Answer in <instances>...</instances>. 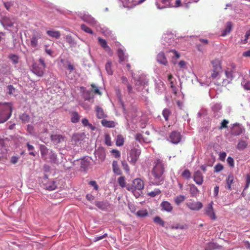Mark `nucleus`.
Here are the masks:
<instances>
[{"instance_id":"obj_1","label":"nucleus","mask_w":250,"mask_h":250,"mask_svg":"<svg viewBox=\"0 0 250 250\" xmlns=\"http://www.w3.org/2000/svg\"><path fill=\"white\" fill-rule=\"evenodd\" d=\"M12 113V105L10 103H0V124L8 120Z\"/></svg>"},{"instance_id":"obj_2","label":"nucleus","mask_w":250,"mask_h":250,"mask_svg":"<svg viewBox=\"0 0 250 250\" xmlns=\"http://www.w3.org/2000/svg\"><path fill=\"white\" fill-rule=\"evenodd\" d=\"M231 69L229 70L227 68L225 70V77L226 78L220 79L218 78L217 83V84L221 86H226L229 84L232 80L233 78V74L234 73V69L235 68V65L234 64L231 65Z\"/></svg>"},{"instance_id":"obj_3","label":"nucleus","mask_w":250,"mask_h":250,"mask_svg":"<svg viewBox=\"0 0 250 250\" xmlns=\"http://www.w3.org/2000/svg\"><path fill=\"white\" fill-rule=\"evenodd\" d=\"M144 187L143 181L140 178H136L133 181L132 184H127L126 185V189L133 192L136 190H142L144 188Z\"/></svg>"},{"instance_id":"obj_4","label":"nucleus","mask_w":250,"mask_h":250,"mask_svg":"<svg viewBox=\"0 0 250 250\" xmlns=\"http://www.w3.org/2000/svg\"><path fill=\"white\" fill-rule=\"evenodd\" d=\"M211 64L212 65L213 69L210 77L214 79L218 77L219 74L221 71L222 67L221 62L218 59L212 60L211 61Z\"/></svg>"},{"instance_id":"obj_5","label":"nucleus","mask_w":250,"mask_h":250,"mask_svg":"<svg viewBox=\"0 0 250 250\" xmlns=\"http://www.w3.org/2000/svg\"><path fill=\"white\" fill-rule=\"evenodd\" d=\"M140 154V149L135 148L132 149L130 150L129 156L128 157V161L133 164H135L138 160Z\"/></svg>"},{"instance_id":"obj_6","label":"nucleus","mask_w":250,"mask_h":250,"mask_svg":"<svg viewBox=\"0 0 250 250\" xmlns=\"http://www.w3.org/2000/svg\"><path fill=\"white\" fill-rule=\"evenodd\" d=\"M42 34L39 31H34L30 39V45L35 48L38 45V40L41 39Z\"/></svg>"},{"instance_id":"obj_7","label":"nucleus","mask_w":250,"mask_h":250,"mask_svg":"<svg viewBox=\"0 0 250 250\" xmlns=\"http://www.w3.org/2000/svg\"><path fill=\"white\" fill-rule=\"evenodd\" d=\"M188 208L192 210H199L203 207V204L201 202L190 201L186 203Z\"/></svg>"},{"instance_id":"obj_8","label":"nucleus","mask_w":250,"mask_h":250,"mask_svg":"<svg viewBox=\"0 0 250 250\" xmlns=\"http://www.w3.org/2000/svg\"><path fill=\"white\" fill-rule=\"evenodd\" d=\"M95 155L99 162H103L106 156L104 149L103 147H99L95 151Z\"/></svg>"},{"instance_id":"obj_9","label":"nucleus","mask_w":250,"mask_h":250,"mask_svg":"<svg viewBox=\"0 0 250 250\" xmlns=\"http://www.w3.org/2000/svg\"><path fill=\"white\" fill-rule=\"evenodd\" d=\"M213 202L211 201L205 208V213L211 219H215L216 216L213 208Z\"/></svg>"},{"instance_id":"obj_10","label":"nucleus","mask_w":250,"mask_h":250,"mask_svg":"<svg viewBox=\"0 0 250 250\" xmlns=\"http://www.w3.org/2000/svg\"><path fill=\"white\" fill-rule=\"evenodd\" d=\"M169 139L171 143L178 144L181 140V135L180 132L174 131L170 133Z\"/></svg>"},{"instance_id":"obj_11","label":"nucleus","mask_w":250,"mask_h":250,"mask_svg":"<svg viewBox=\"0 0 250 250\" xmlns=\"http://www.w3.org/2000/svg\"><path fill=\"white\" fill-rule=\"evenodd\" d=\"M244 129L238 124H234L231 128V134L233 136H238L241 134Z\"/></svg>"},{"instance_id":"obj_12","label":"nucleus","mask_w":250,"mask_h":250,"mask_svg":"<svg viewBox=\"0 0 250 250\" xmlns=\"http://www.w3.org/2000/svg\"><path fill=\"white\" fill-rule=\"evenodd\" d=\"M193 178L194 182L196 183V184L198 185H201L203 183V175L199 170H197L194 172Z\"/></svg>"},{"instance_id":"obj_13","label":"nucleus","mask_w":250,"mask_h":250,"mask_svg":"<svg viewBox=\"0 0 250 250\" xmlns=\"http://www.w3.org/2000/svg\"><path fill=\"white\" fill-rule=\"evenodd\" d=\"M96 117L99 119H104V118L107 117V114L104 112L103 108L99 106H96L95 107Z\"/></svg>"},{"instance_id":"obj_14","label":"nucleus","mask_w":250,"mask_h":250,"mask_svg":"<svg viewBox=\"0 0 250 250\" xmlns=\"http://www.w3.org/2000/svg\"><path fill=\"white\" fill-rule=\"evenodd\" d=\"M40 148L42 159L44 161H47L50 150L48 149L44 145H41Z\"/></svg>"},{"instance_id":"obj_15","label":"nucleus","mask_w":250,"mask_h":250,"mask_svg":"<svg viewBox=\"0 0 250 250\" xmlns=\"http://www.w3.org/2000/svg\"><path fill=\"white\" fill-rule=\"evenodd\" d=\"M44 68L40 67L37 64L33 65L32 71L36 75L42 77L44 74Z\"/></svg>"},{"instance_id":"obj_16","label":"nucleus","mask_w":250,"mask_h":250,"mask_svg":"<svg viewBox=\"0 0 250 250\" xmlns=\"http://www.w3.org/2000/svg\"><path fill=\"white\" fill-rule=\"evenodd\" d=\"M81 19L83 21L91 25H95L97 23V21L95 19L88 14H84L81 17Z\"/></svg>"},{"instance_id":"obj_17","label":"nucleus","mask_w":250,"mask_h":250,"mask_svg":"<svg viewBox=\"0 0 250 250\" xmlns=\"http://www.w3.org/2000/svg\"><path fill=\"white\" fill-rule=\"evenodd\" d=\"M98 42L100 45L104 48L106 51H107L108 53H110L112 55V51L111 48L108 46L106 41L100 37H98Z\"/></svg>"},{"instance_id":"obj_18","label":"nucleus","mask_w":250,"mask_h":250,"mask_svg":"<svg viewBox=\"0 0 250 250\" xmlns=\"http://www.w3.org/2000/svg\"><path fill=\"white\" fill-rule=\"evenodd\" d=\"M50 139L52 142H53V143L54 144L57 145L59 143H60L62 142L63 141L64 137L61 135L54 134L51 135Z\"/></svg>"},{"instance_id":"obj_19","label":"nucleus","mask_w":250,"mask_h":250,"mask_svg":"<svg viewBox=\"0 0 250 250\" xmlns=\"http://www.w3.org/2000/svg\"><path fill=\"white\" fill-rule=\"evenodd\" d=\"M95 205L99 209L102 210H106L109 206V204L107 202L97 201L95 202Z\"/></svg>"},{"instance_id":"obj_20","label":"nucleus","mask_w":250,"mask_h":250,"mask_svg":"<svg viewBox=\"0 0 250 250\" xmlns=\"http://www.w3.org/2000/svg\"><path fill=\"white\" fill-rule=\"evenodd\" d=\"M101 124L103 126L108 128H113L115 126V123L114 121H108L104 119L101 121Z\"/></svg>"},{"instance_id":"obj_21","label":"nucleus","mask_w":250,"mask_h":250,"mask_svg":"<svg viewBox=\"0 0 250 250\" xmlns=\"http://www.w3.org/2000/svg\"><path fill=\"white\" fill-rule=\"evenodd\" d=\"M161 206L162 209L168 212H170L173 209L171 204L167 201H164L161 204Z\"/></svg>"},{"instance_id":"obj_22","label":"nucleus","mask_w":250,"mask_h":250,"mask_svg":"<svg viewBox=\"0 0 250 250\" xmlns=\"http://www.w3.org/2000/svg\"><path fill=\"white\" fill-rule=\"evenodd\" d=\"M157 61L165 65H167V61L164 53L163 52L159 53L157 55Z\"/></svg>"},{"instance_id":"obj_23","label":"nucleus","mask_w":250,"mask_h":250,"mask_svg":"<svg viewBox=\"0 0 250 250\" xmlns=\"http://www.w3.org/2000/svg\"><path fill=\"white\" fill-rule=\"evenodd\" d=\"M157 177L162 175L164 172V165L160 160H157Z\"/></svg>"},{"instance_id":"obj_24","label":"nucleus","mask_w":250,"mask_h":250,"mask_svg":"<svg viewBox=\"0 0 250 250\" xmlns=\"http://www.w3.org/2000/svg\"><path fill=\"white\" fill-rule=\"evenodd\" d=\"M118 56L119 58V62L121 63L124 61H127V57L125 55L124 52L122 49H119L117 51Z\"/></svg>"},{"instance_id":"obj_25","label":"nucleus","mask_w":250,"mask_h":250,"mask_svg":"<svg viewBox=\"0 0 250 250\" xmlns=\"http://www.w3.org/2000/svg\"><path fill=\"white\" fill-rule=\"evenodd\" d=\"M234 176L232 174H230L228 175V177L226 180L227 187L226 188L229 190H231V185L233 183Z\"/></svg>"},{"instance_id":"obj_26","label":"nucleus","mask_w":250,"mask_h":250,"mask_svg":"<svg viewBox=\"0 0 250 250\" xmlns=\"http://www.w3.org/2000/svg\"><path fill=\"white\" fill-rule=\"evenodd\" d=\"M50 159L49 162L53 164H57V154L52 150H50L49 154L48 155Z\"/></svg>"},{"instance_id":"obj_27","label":"nucleus","mask_w":250,"mask_h":250,"mask_svg":"<svg viewBox=\"0 0 250 250\" xmlns=\"http://www.w3.org/2000/svg\"><path fill=\"white\" fill-rule=\"evenodd\" d=\"M80 116L78 112L73 111L71 113V122L73 123H77L79 122Z\"/></svg>"},{"instance_id":"obj_28","label":"nucleus","mask_w":250,"mask_h":250,"mask_svg":"<svg viewBox=\"0 0 250 250\" xmlns=\"http://www.w3.org/2000/svg\"><path fill=\"white\" fill-rule=\"evenodd\" d=\"M112 169L114 173H116L117 175H121L122 174V171L120 168H119L118 164L117 161H113L112 162Z\"/></svg>"},{"instance_id":"obj_29","label":"nucleus","mask_w":250,"mask_h":250,"mask_svg":"<svg viewBox=\"0 0 250 250\" xmlns=\"http://www.w3.org/2000/svg\"><path fill=\"white\" fill-rule=\"evenodd\" d=\"M173 76L171 74H169L168 76V80L170 82V87L172 89V91L174 94H176L177 93V89L175 85V82L172 80Z\"/></svg>"},{"instance_id":"obj_30","label":"nucleus","mask_w":250,"mask_h":250,"mask_svg":"<svg viewBox=\"0 0 250 250\" xmlns=\"http://www.w3.org/2000/svg\"><path fill=\"white\" fill-rule=\"evenodd\" d=\"M232 24L231 22H228L226 24V27L225 29L222 31V36H225L229 34L232 29Z\"/></svg>"},{"instance_id":"obj_31","label":"nucleus","mask_w":250,"mask_h":250,"mask_svg":"<svg viewBox=\"0 0 250 250\" xmlns=\"http://www.w3.org/2000/svg\"><path fill=\"white\" fill-rule=\"evenodd\" d=\"M46 33L48 36L56 39H59L61 36L60 32L59 31L48 30Z\"/></svg>"},{"instance_id":"obj_32","label":"nucleus","mask_w":250,"mask_h":250,"mask_svg":"<svg viewBox=\"0 0 250 250\" xmlns=\"http://www.w3.org/2000/svg\"><path fill=\"white\" fill-rule=\"evenodd\" d=\"M84 99L85 100L90 101L91 103H94V96L90 91H87L84 93Z\"/></svg>"},{"instance_id":"obj_33","label":"nucleus","mask_w":250,"mask_h":250,"mask_svg":"<svg viewBox=\"0 0 250 250\" xmlns=\"http://www.w3.org/2000/svg\"><path fill=\"white\" fill-rule=\"evenodd\" d=\"M186 199V196L182 195L177 196L174 198V202L175 204L179 206L180 204L183 202Z\"/></svg>"},{"instance_id":"obj_34","label":"nucleus","mask_w":250,"mask_h":250,"mask_svg":"<svg viewBox=\"0 0 250 250\" xmlns=\"http://www.w3.org/2000/svg\"><path fill=\"white\" fill-rule=\"evenodd\" d=\"M125 139L121 135H118L116 138V144L117 146H121L124 145Z\"/></svg>"},{"instance_id":"obj_35","label":"nucleus","mask_w":250,"mask_h":250,"mask_svg":"<svg viewBox=\"0 0 250 250\" xmlns=\"http://www.w3.org/2000/svg\"><path fill=\"white\" fill-rule=\"evenodd\" d=\"M247 143L244 140H240L237 145V148L239 150H244L247 146Z\"/></svg>"},{"instance_id":"obj_36","label":"nucleus","mask_w":250,"mask_h":250,"mask_svg":"<svg viewBox=\"0 0 250 250\" xmlns=\"http://www.w3.org/2000/svg\"><path fill=\"white\" fill-rule=\"evenodd\" d=\"M57 188V185L55 181H51L46 185V188L49 190H53Z\"/></svg>"},{"instance_id":"obj_37","label":"nucleus","mask_w":250,"mask_h":250,"mask_svg":"<svg viewBox=\"0 0 250 250\" xmlns=\"http://www.w3.org/2000/svg\"><path fill=\"white\" fill-rule=\"evenodd\" d=\"M189 191L192 196H195L199 192L197 187L193 184L189 185Z\"/></svg>"},{"instance_id":"obj_38","label":"nucleus","mask_w":250,"mask_h":250,"mask_svg":"<svg viewBox=\"0 0 250 250\" xmlns=\"http://www.w3.org/2000/svg\"><path fill=\"white\" fill-rule=\"evenodd\" d=\"M118 182L119 186L121 187H122V188L125 187L126 188L127 185H126L125 179V176H121L119 177L118 179Z\"/></svg>"},{"instance_id":"obj_39","label":"nucleus","mask_w":250,"mask_h":250,"mask_svg":"<svg viewBox=\"0 0 250 250\" xmlns=\"http://www.w3.org/2000/svg\"><path fill=\"white\" fill-rule=\"evenodd\" d=\"M111 65L112 62L110 61H108L105 66L106 71L109 75H112L113 74Z\"/></svg>"},{"instance_id":"obj_40","label":"nucleus","mask_w":250,"mask_h":250,"mask_svg":"<svg viewBox=\"0 0 250 250\" xmlns=\"http://www.w3.org/2000/svg\"><path fill=\"white\" fill-rule=\"evenodd\" d=\"M148 212L146 209L139 210L136 213L137 216L139 217H145L146 216Z\"/></svg>"},{"instance_id":"obj_41","label":"nucleus","mask_w":250,"mask_h":250,"mask_svg":"<svg viewBox=\"0 0 250 250\" xmlns=\"http://www.w3.org/2000/svg\"><path fill=\"white\" fill-rule=\"evenodd\" d=\"M20 119L23 122L28 123L30 120V116L26 113H23L20 117Z\"/></svg>"},{"instance_id":"obj_42","label":"nucleus","mask_w":250,"mask_h":250,"mask_svg":"<svg viewBox=\"0 0 250 250\" xmlns=\"http://www.w3.org/2000/svg\"><path fill=\"white\" fill-rule=\"evenodd\" d=\"M241 84L245 89L250 90V81L245 80L241 83Z\"/></svg>"},{"instance_id":"obj_43","label":"nucleus","mask_w":250,"mask_h":250,"mask_svg":"<svg viewBox=\"0 0 250 250\" xmlns=\"http://www.w3.org/2000/svg\"><path fill=\"white\" fill-rule=\"evenodd\" d=\"M81 29L85 32L86 33L93 34V32L92 30L91 29H90L89 27H87L86 25H85L84 24H83L81 26Z\"/></svg>"},{"instance_id":"obj_44","label":"nucleus","mask_w":250,"mask_h":250,"mask_svg":"<svg viewBox=\"0 0 250 250\" xmlns=\"http://www.w3.org/2000/svg\"><path fill=\"white\" fill-rule=\"evenodd\" d=\"M182 176L187 179L190 178L191 173L188 169H185L182 173Z\"/></svg>"},{"instance_id":"obj_45","label":"nucleus","mask_w":250,"mask_h":250,"mask_svg":"<svg viewBox=\"0 0 250 250\" xmlns=\"http://www.w3.org/2000/svg\"><path fill=\"white\" fill-rule=\"evenodd\" d=\"M170 114V112L168 109L165 108L163 110L162 114L165 119L166 121H167L168 119V117Z\"/></svg>"},{"instance_id":"obj_46","label":"nucleus","mask_w":250,"mask_h":250,"mask_svg":"<svg viewBox=\"0 0 250 250\" xmlns=\"http://www.w3.org/2000/svg\"><path fill=\"white\" fill-rule=\"evenodd\" d=\"M104 141L105 144L108 146H111L112 145V142L111 141L110 136L109 134H106L104 136Z\"/></svg>"},{"instance_id":"obj_47","label":"nucleus","mask_w":250,"mask_h":250,"mask_svg":"<svg viewBox=\"0 0 250 250\" xmlns=\"http://www.w3.org/2000/svg\"><path fill=\"white\" fill-rule=\"evenodd\" d=\"M250 185V173L247 174L246 176V185L244 190L247 189Z\"/></svg>"},{"instance_id":"obj_48","label":"nucleus","mask_w":250,"mask_h":250,"mask_svg":"<svg viewBox=\"0 0 250 250\" xmlns=\"http://www.w3.org/2000/svg\"><path fill=\"white\" fill-rule=\"evenodd\" d=\"M217 248L218 246H217L215 244L213 243H210L208 244V246L206 249V250H213L214 249H216Z\"/></svg>"},{"instance_id":"obj_49","label":"nucleus","mask_w":250,"mask_h":250,"mask_svg":"<svg viewBox=\"0 0 250 250\" xmlns=\"http://www.w3.org/2000/svg\"><path fill=\"white\" fill-rule=\"evenodd\" d=\"M229 124V121L226 119H224L221 123V125L219 127V129H222L228 127L227 125Z\"/></svg>"},{"instance_id":"obj_50","label":"nucleus","mask_w":250,"mask_h":250,"mask_svg":"<svg viewBox=\"0 0 250 250\" xmlns=\"http://www.w3.org/2000/svg\"><path fill=\"white\" fill-rule=\"evenodd\" d=\"M224 167L221 164H218L214 167V171L218 172L223 169Z\"/></svg>"},{"instance_id":"obj_51","label":"nucleus","mask_w":250,"mask_h":250,"mask_svg":"<svg viewBox=\"0 0 250 250\" xmlns=\"http://www.w3.org/2000/svg\"><path fill=\"white\" fill-rule=\"evenodd\" d=\"M112 154L113 155V156L116 158H119L121 156V154L119 151L116 150V149H113L111 151Z\"/></svg>"},{"instance_id":"obj_52","label":"nucleus","mask_w":250,"mask_h":250,"mask_svg":"<svg viewBox=\"0 0 250 250\" xmlns=\"http://www.w3.org/2000/svg\"><path fill=\"white\" fill-rule=\"evenodd\" d=\"M91 85L93 90L94 93H95L96 94H98V95H101V91L95 84H92Z\"/></svg>"},{"instance_id":"obj_53","label":"nucleus","mask_w":250,"mask_h":250,"mask_svg":"<svg viewBox=\"0 0 250 250\" xmlns=\"http://www.w3.org/2000/svg\"><path fill=\"white\" fill-rule=\"evenodd\" d=\"M165 40L168 42H169V40L173 38V35L171 33H167L164 35V37Z\"/></svg>"},{"instance_id":"obj_54","label":"nucleus","mask_w":250,"mask_h":250,"mask_svg":"<svg viewBox=\"0 0 250 250\" xmlns=\"http://www.w3.org/2000/svg\"><path fill=\"white\" fill-rule=\"evenodd\" d=\"M89 184L90 186L93 187L94 189H95L96 190H98L99 186L97 184V183H96V181H91L89 182Z\"/></svg>"},{"instance_id":"obj_55","label":"nucleus","mask_w":250,"mask_h":250,"mask_svg":"<svg viewBox=\"0 0 250 250\" xmlns=\"http://www.w3.org/2000/svg\"><path fill=\"white\" fill-rule=\"evenodd\" d=\"M107 236V234L106 233H105L104 235L100 236H96L94 238L93 241L95 242H97L99 240H100L101 239H103L106 237Z\"/></svg>"},{"instance_id":"obj_56","label":"nucleus","mask_w":250,"mask_h":250,"mask_svg":"<svg viewBox=\"0 0 250 250\" xmlns=\"http://www.w3.org/2000/svg\"><path fill=\"white\" fill-rule=\"evenodd\" d=\"M227 162L228 164L231 167H233L234 165V160L231 157H229L227 158Z\"/></svg>"},{"instance_id":"obj_57","label":"nucleus","mask_w":250,"mask_h":250,"mask_svg":"<svg viewBox=\"0 0 250 250\" xmlns=\"http://www.w3.org/2000/svg\"><path fill=\"white\" fill-rule=\"evenodd\" d=\"M122 165L124 170H125L127 172H128L129 171V167L125 161H122Z\"/></svg>"},{"instance_id":"obj_58","label":"nucleus","mask_w":250,"mask_h":250,"mask_svg":"<svg viewBox=\"0 0 250 250\" xmlns=\"http://www.w3.org/2000/svg\"><path fill=\"white\" fill-rule=\"evenodd\" d=\"M19 159V157L14 156L11 157L10 162L13 164H16L18 162Z\"/></svg>"},{"instance_id":"obj_59","label":"nucleus","mask_w":250,"mask_h":250,"mask_svg":"<svg viewBox=\"0 0 250 250\" xmlns=\"http://www.w3.org/2000/svg\"><path fill=\"white\" fill-rule=\"evenodd\" d=\"M10 58L13 62L16 64L18 62V57L17 56L15 55H12L10 56Z\"/></svg>"},{"instance_id":"obj_60","label":"nucleus","mask_w":250,"mask_h":250,"mask_svg":"<svg viewBox=\"0 0 250 250\" xmlns=\"http://www.w3.org/2000/svg\"><path fill=\"white\" fill-rule=\"evenodd\" d=\"M13 4L10 1L4 2V5L7 10H9L10 7L12 6Z\"/></svg>"},{"instance_id":"obj_61","label":"nucleus","mask_w":250,"mask_h":250,"mask_svg":"<svg viewBox=\"0 0 250 250\" xmlns=\"http://www.w3.org/2000/svg\"><path fill=\"white\" fill-rule=\"evenodd\" d=\"M4 23H5V25L7 26V27H11L13 26V23L12 21H9L8 20H5Z\"/></svg>"},{"instance_id":"obj_62","label":"nucleus","mask_w":250,"mask_h":250,"mask_svg":"<svg viewBox=\"0 0 250 250\" xmlns=\"http://www.w3.org/2000/svg\"><path fill=\"white\" fill-rule=\"evenodd\" d=\"M227 156L226 152H222L219 154V158L221 161H224Z\"/></svg>"},{"instance_id":"obj_63","label":"nucleus","mask_w":250,"mask_h":250,"mask_svg":"<svg viewBox=\"0 0 250 250\" xmlns=\"http://www.w3.org/2000/svg\"><path fill=\"white\" fill-rule=\"evenodd\" d=\"M8 89L9 90V94H12L13 93V92L15 91L14 87L12 85H9L8 86Z\"/></svg>"},{"instance_id":"obj_64","label":"nucleus","mask_w":250,"mask_h":250,"mask_svg":"<svg viewBox=\"0 0 250 250\" xmlns=\"http://www.w3.org/2000/svg\"><path fill=\"white\" fill-rule=\"evenodd\" d=\"M45 51L48 55L52 56L53 51L51 49H48L47 45L45 46Z\"/></svg>"}]
</instances>
